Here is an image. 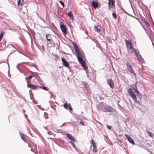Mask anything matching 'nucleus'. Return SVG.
<instances>
[{
    "label": "nucleus",
    "instance_id": "f257e3e1",
    "mask_svg": "<svg viewBox=\"0 0 154 154\" xmlns=\"http://www.w3.org/2000/svg\"><path fill=\"white\" fill-rule=\"evenodd\" d=\"M75 50L77 54V58L82 66L85 70L88 69V67L85 62L83 60L82 58L84 56V53L82 52L79 51V49L75 43H73Z\"/></svg>",
    "mask_w": 154,
    "mask_h": 154
},
{
    "label": "nucleus",
    "instance_id": "f03ea898",
    "mask_svg": "<svg viewBox=\"0 0 154 154\" xmlns=\"http://www.w3.org/2000/svg\"><path fill=\"white\" fill-rule=\"evenodd\" d=\"M132 88H128L127 91L130 96L132 98V99L134 102L137 103H138L137 101V97L135 94L134 92L133 91V89L134 90V92L137 95H139L140 93L137 88V86L136 84H133L130 85Z\"/></svg>",
    "mask_w": 154,
    "mask_h": 154
},
{
    "label": "nucleus",
    "instance_id": "7ed1b4c3",
    "mask_svg": "<svg viewBox=\"0 0 154 154\" xmlns=\"http://www.w3.org/2000/svg\"><path fill=\"white\" fill-rule=\"evenodd\" d=\"M125 42L128 52L132 53L134 49H132V46L130 42L128 40H126Z\"/></svg>",
    "mask_w": 154,
    "mask_h": 154
},
{
    "label": "nucleus",
    "instance_id": "20e7f679",
    "mask_svg": "<svg viewBox=\"0 0 154 154\" xmlns=\"http://www.w3.org/2000/svg\"><path fill=\"white\" fill-rule=\"evenodd\" d=\"M134 52L136 54L139 61L140 62H142V63L144 61V60L142 57L141 55L139 54V52L137 50H134Z\"/></svg>",
    "mask_w": 154,
    "mask_h": 154
},
{
    "label": "nucleus",
    "instance_id": "39448f33",
    "mask_svg": "<svg viewBox=\"0 0 154 154\" xmlns=\"http://www.w3.org/2000/svg\"><path fill=\"white\" fill-rule=\"evenodd\" d=\"M62 61L63 65V66L66 67L69 69V64L68 63L67 61L66 60L63 58H62Z\"/></svg>",
    "mask_w": 154,
    "mask_h": 154
},
{
    "label": "nucleus",
    "instance_id": "423d86ee",
    "mask_svg": "<svg viewBox=\"0 0 154 154\" xmlns=\"http://www.w3.org/2000/svg\"><path fill=\"white\" fill-rule=\"evenodd\" d=\"M125 135L127 138L128 140L130 143L132 144L133 145L135 143L134 140L129 135L127 134H125Z\"/></svg>",
    "mask_w": 154,
    "mask_h": 154
},
{
    "label": "nucleus",
    "instance_id": "0eeeda50",
    "mask_svg": "<svg viewBox=\"0 0 154 154\" xmlns=\"http://www.w3.org/2000/svg\"><path fill=\"white\" fill-rule=\"evenodd\" d=\"M60 27L62 32L66 34V29L65 26L63 24H61Z\"/></svg>",
    "mask_w": 154,
    "mask_h": 154
},
{
    "label": "nucleus",
    "instance_id": "6e6552de",
    "mask_svg": "<svg viewBox=\"0 0 154 154\" xmlns=\"http://www.w3.org/2000/svg\"><path fill=\"white\" fill-rule=\"evenodd\" d=\"M66 135V137L70 140L74 142L76 141V140H75V138H74V137L72 136L71 134H67Z\"/></svg>",
    "mask_w": 154,
    "mask_h": 154
},
{
    "label": "nucleus",
    "instance_id": "1a4fd4ad",
    "mask_svg": "<svg viewBox=\"0 0 154 154\" xmlns=\"http://www.w3.org/2000/svg\"><path fill=\"white\" fill-rule=\"evenodd\" d=\"M127 66L128 69L129 70H130L131 71V72L132 73H133L134 75H135V73L134 72V71L133 70V69L131 65L129 64L128 63H127Z\"/></svg>",
    "mask_w": 154,
    "mask_h": 154
},
{
    "label": "nucleus",
    "instance_id": "9d476101",
    "mask_svg": "<svg viewBox=\"0 0 154 154\" xmlns=\"http://www.w3.org/2000/svg\"><path fill=\"white\" fill-rule=\"evenodd\" d=\"M113 110L111 107H106L104 108L103 111L104 112H110L112 111Z\"/></svg>",
    "mask_w": 154,
    "mask_h": 154
},
{
    "label": "nucleus",
    "instance_id": "9b49d317",
    "mask_svg": "<svg viewBox=\"0 0 154 154\" xmlns=\"http://www.w3.org/2000/svg\"><path fill=\"white\" fill-rule=\"evenodd\" d=\"M107 83L110 87L112 88L114 87L113 82L111 79H109L107 80Z\"/></svg>",
    "mask_w": 154,
    "mask_h": 154
},
{
    "label": "nucleus",
    "instance_id": "f8f14e48",
    "mask_svg": "<svg viewBox=\"0 0 154 154\" xmlns=\"http://www.w3.org/2000/svg\"><path fill=\"white\" fill-rule=\"evenodd\" d=\"M27 85L28 88H30L32 89H35L37 88V86L34 85L28 84Z\"/></svg>",
    "mask_w": 154,
    "mask_h": 154
},
{
    "label": "nucleus",
    "instance_id": "ddd939ff",
    "mask_svg": "<svg viewBox=\"0 0 154 154\" xmlns=\"http://www.w3.org/2000/svg\"><path fill=\"white\" fill-rule=\"evenodd\" d=\"M91 4L94 8H97L98 6V3L97 2L95 1H93L91 3Z\"/></svg>",
    "mask_w": 154,
    "mask_h": 154
},
{
    "label": "nucleus",
    "instance_id": "4468645a",
    "mask_svg": "<svg viewBox=\"0 0 154 154\" xmlns=\"http://www.w3.org/2000/svg\"><path fill=\"white\" fill-rule=\"evenodd\" d=\"M93 142H94V141H93V140H91V143H92V145L93 147V152H97V149H96V148H95V144Z\"/></svg>",
    "mask_w": 154,
    "mask_h": 154
},
{
    "label": "nucleus",
    "instance_id": "2eb2a0df",
    "mask_svg": "<svg viewBox=\"0 0 154 154\" xmlns=\"http://www.w3.org/2000/svg\"><path fill=\"white\" fill-rule=\"evenodd\" d=\"M20 135L21 138L23 139V140L25 142H26V140H25V137H24V136H25L24 134L22 133H20Z\"/></svg>",
    "mask_w": 154,
    "mask_h": 154
},
{
    "label": "nucleus",
    "instance_id": "dca6fc26",
    "mask_svg": "<svg viewBox=\"0 0 154 154\" xmlns=\"http://www.w3.org/2000/svg\"><path fill=\"white\" fill-rule=\"evenodd\" d=\"M5 32V31H2L1 32L0 35V41L2 40V37H3L4 34Z\"/></svg>",
    "mask_w": 154,
    "mask_h": 154
},
{
    "label": "nucleus",
    "instance_id": "f3484780",
    "mask_svg": "<svg viewBox=\"0 0 154 154\" xmlns=\"http://www.w3.org/2000/svg\"><path fill=\"white\" fill-rule=\"evenodd\" d=\"M39 88H42L43 90H45L46 91H48L49 90L48 88V87H46V86H40L39 87Z\"/></svg>",
    "mask_w": 154,
    "mask_h": 154
},
{
    "label": "nucleus",
    "instance_id": "a211bd4d",
    "mask_svg": "<svg viewBox=\"0 0 154 154\" xmlns=\"http://www.w3.org/2000/svg\"><path fill=\"white\" fill-rule=\"evenodd\" d=\"M94 30L95 31H96L99 33L101 32V30L100 29H98L97 28V26H94Z\"/></svg>",
    "mask_w": 154,
    "mask_h": 154
},
{
    "label": "nucleus",
    "instance_id": "6ab92c4d",
    "mask_svg": "<svg viewBox=\"0 0 154 154\" xmlns=\"http://www.w3.org/2000/svg\"><path fill=\"white\" fill-rule=\"evenodd\" d=\"M22 1L23 2V1L22 0ZM17 4L18 6H20V5H23V2H21V1L20 0H18V2H17Z\"/></svg>",
    "mask_w": 154,
    "mask_h": 154
},
{
    "label": "nucleus",
    "instance_id": "aec40b11",
    "mask_svg": "<svg viewBox=\"0 0 154 154\" xmlns=\"http://www.w3.org/2000/svg\"><path fill=\"white\" fill-rule=\"evenodd\" d=\"M70 143H71V145L73 147V148L74 149H76V148L75 146V145L74 144V143L72 142V141H70Z\"/></svg>",
    "mask_w": 154,
    "mask_h": 154
},
{
    "label": "nucleus",
    "instance_id": "412c9836",
    "mask_svg": "<svg viewBox=\"0 0 154 154\" xmlns=\"http://www.w3.org/2000/svg\"><path fill=\"white\" fill-rule=\"evenodd\" d=\"M68 15L69 17H71L72 16V14L71 11H69L68 13Z\"/></svg>",
    "mask_w": 154,
    "mask_h": 154
},
{
    "label": "nucleus",
    "instance_id": "4be33fe9",
    "mask_svg": "<svg viewBox=\"0 0 154 154\" xmlns=\"http://www.w3.org/2000/svg\"><path fill=\"white\" fill-rule=\"evenodd\" d=\"M68 104L67 103H65L63 105V107L66 109H68Z\"/></svg>",
    "mask_w": 154,
    "mask_h": 154
},
{
    "label": "nucleus",
    "instance_id": "5701e85b",
    "mask_svg": "<svg viewBox=\"0 0 154 154\" xmlns=\"http://www.w3.org/2000/svg\"><path fill=\"white\" fill-rule=\"evenodd\" d=\"M59 2L61 4V5L64 8V5L63 2L61 1H59Z\"/></svg>",
    "mask_w": 154,
    "mask_h": 154
},
{
    "label": "nucleus",
    "instance_id": "b1692460",
    "mask_svg": "<svg viewBox=\"0 0 154 154\" xmlns=\"http://www.w3.org/2000/svg\"><path fill=\"white\" fill-rule=\"evenodd\" d=\"M26 79L27 81V82L28 84H29L30 83V79H27V78H26Z\"/></svg>",
    "mask_w": 154,
    "mask_h": 154
},
{
    "label": "nucleus",
    "instance_id": "393cba45",
    "mask_svg": "<svg viewBox=\"0 0 154 154\" xmlns=\"http://www.w3.org/2000/svg\"><path fill=\"white\" fill-rule=\"evenodd\" d=\"M112 16L115 19L116 18V15L115 13H113L112 14Z\"/></svg>",
    "mask_w": 154,
    "mask_h": 154
},
{
    "label": "nucleus",
    "instance_id": "a878e982",
    "mask_svg": "<svg viewBox=\"0 0 154 154\" xmlns=\"http://www.w3.org/2000/svg\"><path fill=\"white\" fill-rule=\"evenodd\" d=\"M110 2L111 1L110 0H109V3H108V7L109 9H110Z\"/></svg>",
    "mask_w": 154,
    "mask_h": 154
},
{
    "label": "nucleus",
    "instance_id": "bb28decb",
    "mask_svg": "<svg viewBox=\"0 0 154 154\" xmlns=\"http://www.w3.org/2000/svg\"><path fill=\"white\" fill-rule=\"evenodd\" d=\"M84 86L86 88H87L88 87V84H87L86 83H84Z\"/></svg>",
    "mask_w": 154,
    "mask_h": 154
},
{
    "label": "nucleus",
    "instance_id": "cd10ccee",
    "mask_svg": "<svg viewBox=\"0 0 154 154\" xmlns=\"http://www.w3.org/2000/svg\"><path fill=\"white\" fill-rule=\"evenodd\" d=\"M32 76H30L28 77H26V78H27V79H32Z\"/></svg>",
    "mask_w": 154,
    "mask_h": 154
},
{
    "label": "nucleus",
    "instance_id": "c85d7f7f",
    "mask_svg": "<svg viewBox=\"0 0 154 154\" xmlns=\"http://www.w3.org/2000/svg\"><path fill=\"white\" fill-rule=\"evenodd\" d=\"M80 124L82 126H84V123L82 122H80Z\"/></svg>",
    "mask_w": 154,
    "mask_h": 154
},
{
    "label": "nucleus",
    "instance_id": "c756f323",
    "mask_svg": "<svg viewBox=\"0 0 154 154\" xmlns=\"http://www.w3.org/2000/svg\"><path fill=\"white\" fill-rule=\"evenodd\" d=\"M69 110L70 111V110H72V108H71V106H70L69 104Z\"/></svg>",
    "mask_w": 154,
    "mask_h": 154
},
{
    "label": "nucleus",
    "instance_id": "7c9ffc66",
    "mask_svg": "<svg viewBox=\"0 0 154 154\" xmlns=\"http://www.w3.org/2000/svg\"><path fill=\"white\" fill-rule=\"evenodd\" d=\"M107 127L109 129H110L111 128V127L110 126H109L108 125H106Z\"/></svg>",
    "mask_w": 154,
    "mask_h": 154
},
{
    "label": "nucleus",
    "instance_id": "2f4dec72",
    "mask_svg": "<svg viewBox=\"0 0 154 154\" xmlns=\"http://www.w3.org/2000/svg\"><path fill=\"white\" fill-rule=\"evenodd\" d=\"M69 17V19H71V20H72V21H73V17L72 16V17Z\"/></svg>",
    "mask_w": 154,
    "mask_h": 154
},
{
    "label": "nucleus",
    "instance_id": "473e14b6",
    "mask_svg": "<svg viewBox=\"0 0 154 154\" xmlns=\"http://www.w3.org/2000/svg\"><path fill=\"white\" fill-rule=\"evenodd\" d=\"M149 134L150 136H151V137H152L153 135L151 133H149Z\"/></svg>",
    "mask_w": 154,
    "mask_h": 154
},
{
    "label": "nucleus",
    "instance_id": "72a5a7b5",
    "mask_svg": "<svg viewBox=\"0 0 154 154\" xmlns=\"http://www.w3.org/2000/svg\"><path fill=\"white\" fill-rule=\"evenodd\" d=\"M46 38L48 40V41H50V38H48V36L47 35L46 36Z\"/></svg>",
    "mask_w": 154,
    "mask_h": 154
},
{
    "label": "nucleus",
    "instance_id": "f704fd0d",
    "mask_svg": "<svg viewBox=\"0 0 154 154\" xmlns=\"http://www.w3.org/2000/svg\"><path fill=\"white\" fill-rule=\"evenodd\" d=\"M112 6H113L114 5V2L112 1Z\"/></svg>",
    "mask_w": 154,
    "mask_h": 154
},
{
    "label": "nucleus",
    "instance_id": "c9c22d12",
    "mask_svg": "<svg viewBox=\"0 0 154 154\" xmlns=\"http://www.w3.org/2000/svg\"><path fill=\"white\" fill-rule=\"evenodd\" d=\"M146 23V25L147 26H149V23L147 22Z\"/></svg>",
    "mask_w": 154,
    "mask_h": 154
},
{
    "label": "nucleus",
    "instance_id": "e433bc0d",
    "mask_svg": "<svg viewBox=\"0 0 154 154\" xmlns=\"http://www.w3.org/2000/svg\"><path fill=\"white\" fill-rule=\"evenodd\" d=\"M47 114V113H46V112H45V113H44V115H45V114Z\"/></svg>",
    "mask_w": 154,
    "mask_h": 154
},
{
    "label": "nucleus",
    "instance_id": "4c0bfd02",
    "mask_svg": "<svg viewBox=\"0 0 154 154\" xmlns=\"http://www.w3.org/2000/svg\"><path fill=\"white\" fill-rule=\"evenodd\" d=\"M109 144L111 145H112V144L111 143H109Z\"/></svg>",
    "mask_w": 154,
    "mask_h": 154
},
{
    "label": "nucleus",
    "instance_id": "58836bf2",
    "mask_svg": "<svg viewBox=\"0 0 154 154\" xmlns=\"http://www.w3.org/2000/svg\"><path fill=\"white\" fill-rule=\"evenodd\" d=\"M101 34H102V35H103V34L102 33V32H101Z\"/></svg>",
    "mask_w": 154,
    "mask_h": 154
},
{
    "label": "nucleus",
    "instance_id": "ea45409f",
    "mask_svg": "<svg viewBox=\"0 0 154 154\" xmlns=\"http://www.w3.org/2000/svg\"><path fill=\"white\" fill-rule=\"evenodd\" d=\"M152 45H153L154 46V44H153V43H152Z\"/></svg>",
    "mask_w": 154,
    "mask_h": 154
}]
</instances>
